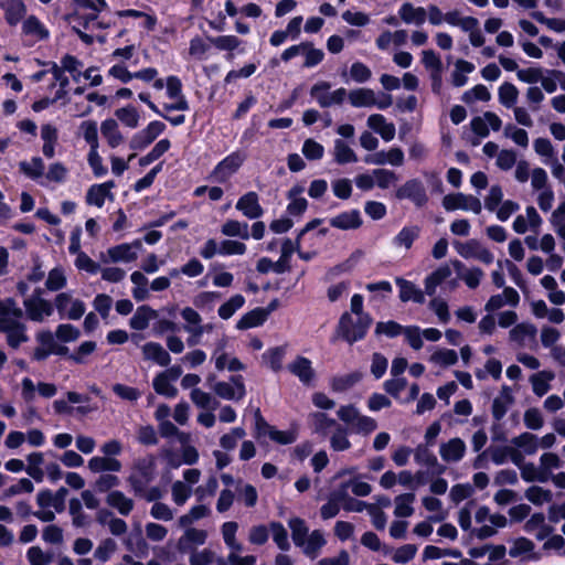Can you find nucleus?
Segmentation results:
<instances>
[{
  "instance_id": "obj_16",
  "label": "nucleus",
  "mask_w": 565,
  "mask_h": 565,
  "mask_svg": "<svg viewBox=\"0 0 565 565\" xmlns=\"http://www.w3.org/2000/svg\"><path fill=\"white\" fill-rule=\"evenodd\" d=\"M455 247L458 254L466 259L476 258L487 265L491 264L494 259L493 254L488 248L482 247L476 239L457 243Z\"/></svg>"
},
{
  "instance_id": "obj_22",
  "label": "nucleus",
  "mask_w": 565,
  "mask_h": 565,
  "mask_svg": "<svg viewBox=\"0 0 565 565\" xmlns=\"http://www.w3.org/2000/svg\"><path fill=\"white\" fill-rule=\"evenodd\" d=\"M67 493L68 490L64 487H61L56 492L49 489L41 490L36 495V503L41 509L53 508L56 512H62Z\"/></svg>"
},
{
  "instance_id": "obj_41",
  "label": "nucleus",
  "mask_w": 565,
  "mask_h": 565,
  "mask_svg": "<svg viewBox=\"0 0 565 565\" xmlns=\"http://www.w3.org/2000/svg\"><path fill=\"white\" fill-rule=\"evenodd\" d=\"M221 233L226 237H237L243 241L249 239V225L237 220H226L221 226Z\"/></svg>"
},
{
  "instance_id": "obj_24",
  "label": "nucleus",
  "mask_w": 565,
  "mask_h": 565,
  "mask_svg": "<svg viewBox=\"0 0 565 565\" xmlns=\"http://www.w3.org/2000/svg\"><path fill=\"white\" fill-rule=\"evenodd\" d=\"M430 446L425 444H419L414 449V459L416 463L420 466L427 467L435 475H441L445 472L446 467L438 462L437 457L429 449Z\"/></svg>"
},
{
  "instance_id": "obj_36",
  "label": "nucleus",
  "mask_w": 565,
  "mask_h": 565,
  "mask_svg": "<svg viewBox=\"0 0 565 565\" xmlns=\"http://www.w3.org/2000/svg\"><path fill=\"white\" fill-rule=\"evenodd\" d=\"M327 544V540L321 530H313L305 540V544L299 547L302 550L303 554L310 558H316L322 547Z\"/></svg>"
},
{
  "instance_id": "obj_51",
  "label": "nucleus",
  "mask_w": 565,
  "mask_h": 565,
  "mask_svg": "<svg viewBox=\"0 0 565 565\" xmlns=\"http://www.w3.org/2000/svg\"><path fill=\"white\" fill-rule=\"evenodd\" d=\"M115 116L125 127L135 129L139 126L140 114L137 108L131 105L116 109Z\"/></svg>"
},
{
  "instance_id": "obj_26",
  "label": "nucleus",
  "mask_w": 565,
  "mask_h": 565,
  "mask_svg": "<svg viewBox=\"0 0 565 565\" xmlns=\"http://www.w3.org/2000/svg\"><path fill=\"white\" fill-rule=\"evenodd\" d=\"M143 359L160 366H169L171 356L169 352L158 342H147L141 347Z\"/></svg>"
},
{
  "instance_id": "obj_56",
  "label": "nucleus",
  "mask_w": 565,
  "mask_h": 565,
  "mask_svg": "<svg viewBox=\"0 0 565 565\" xmlns=\"http://www.w3.org/2000/svg\"><path fill=\"white\" fill-rule=\"evenodd\" d=\"M190 398L196 407L202 409L213 411L218 406V402L210 393L200 388H193Z\"/></svg>"
},
{
  "instance_id": "obj_33",
  "label": "nucleus",
  "mask_w": 565,
  "mask_h": 565,
  "mask_svg": "<svg viewBox=\"0 0 565 565\" xmlns=\"http://www.w3.org/2000/svg\"><path fill=\"white\" fill-rule=\"evenodd\" d=\"M4 19L11 26L17 25L25 15L26 8L22 0H1Z\"/></svg>"
},
{
  "instance_id": "obj_31",
  "label": "nucleus",
  "mask_w": 565,
  "mask_h": 565,
  "mask_svg": "<svg viewBox=\"0 0 565 565\" xmlns=\"http://www.w3.org/2000/svg\"><path fill=\"white\" fill-rule=\"evenodd\" d=\"M115 186L114 181H107L100 184H93L86 193V203L97 207H103L107 196L113 198L110 190Z\"/></svg>"
},
{
  "instance_id": "obj_9",
  "label": "nucleus",
  "mask_w": 565,
  "mask_h": 565,
  "mask_svg": "<svg viewBox=\"0 0 565 565\" xmlns=\"http://www.w3.org/2000/svg\"><path fill=\"white\" fill-rule=\"evenodd\" d=\"M213 392L226 401H241L246 395L242 375H232L230 382L218 381L211 385Z\"/></svg>"
},
{
  "instance_id": "obj_11",
  "label": "nucleus",
  "mask_w": 565,
  "mask_h": 565,
  "mask_svg": "<svg viewBox=\"0 0 565 565\" xmlns=\"http://www.w3.org/2000/svg\"><path fill=\"white\" fill-rule=\"evenodd\" d=\"M166 124L160 120L150 121L143 129L136 132L130 141L129 147L132 150H143L150 146L164 130Z\"/></svg>"
},
{
  "instance_id": "obj_28",
  "label": "nucleus",
  "mask_w": 565,
  "mask_h": 565,
  "mask_svg": "<svg viewBox=\"0 0 565 565\" xmlns=\"http://www.w3.org/2000/svg\"><path fill=\"white\" fill-rule=\"evenodd\" d=\"M329 223L332 227L343 231L356 230L362 225L361 213L359 210L345 211L330 218Z\"/></svg>"
},
{
  "instance_id": "obj_18",
  "label": "nucleus",
  "mask_w": 565,
  "mask_h": 565,
  "mask_svg": "<svg viewBox=\"0 0 565 565\" xmlns=\"http://www.w3.org/2000/svg\"><path fill=\"white\" fill-rule=\"evenodd\" d=\"M404 152L398 147H393L387 151L381 150L374 153L367 154L364 158V162L374 166L391 164L393 167H401L404 164Z\"/></svg>"
},
{
  "instance_id": "obj_37",
  "label": "nucleus",
  "mask_w": 565,
  "mask_h": 565,
  "mask_svg": "<svg viewBox=\"0 0 565 565\" xmlns=\"http://www.w3.org/2000/svg\"><path fill=\"white\" fill-rule=\"evenodd\" d=\"M555 379V373L548 370L539 371L530 376L533 393L542 397L551 390V382Z\"/></svg>"
},
{
  "instance_id": "obj_58",
  "label": "nucleus",
  "mask_w": 565,
  "mask_h": 565,
  "mask_svg": "<svg viewBox=\"0 0 565 565\" xmlns=\"http://www.w3.org/2000/svg\"><path fill=\"white\" fill-rule=\"evenodd\" d=\"M266 319V315L263 309H254L245 313L236 323V328L239 330L250 329L262 326Z\"/></svg>"
},
{
  "instance_id": "obj_47",
  "label": "nucleus",
  "mask_w": 565,
  "mask_h": 565,
  "mask_svg": "<svg viewBox=\"0 0 565 565\" xmlns=\"http://www.w3.org/2000/svg\"><path fill=\"white\" fill-rule=\"evenodd\" d=\"M130 280L134 284L131 290L132 297L137 301H143L149 297L148 278L141 271H134L130 275Z\"/></svg>"
},
{
  "instance_id": "obj_53",
  "label": "nucleus",
  "mask_w": 565,
  "mask_h": 565,
  "mask_svg": "<svg viewBox=\"0 0 565 565\" xmlns=\"http://www.w3.org/2000/svg\"><path fill=\"white\" fill-rule=\"evenodd\" d=\"M207 539V532L204 530L189 527L185 530L184 534L180 537L179 544L182 548L192 546V545H203Z\"/></svg>"
},
{
  "instance_id": "obj_15",
  "label": "nucleus",
  "mask_w": 565,
  "mask_h": 565,
  "mask_svg": "<svg viewBox=\"0 0 565 565\" xmlns=\"http://www.w3.org/2000/svg\"><path fill=\"white\" fill-rule=\"evenodd\" d=\"M501 126L502 120L492 111H486L482 116H476L470 121L473 135H477L479 138H487L490 134V128L493 131H499Z\"/></svg>"
},
{
  "instance_id": "obj_14",
  "label": "nucleus",
  "mask_w": 565,
  "mask_h": 565,
  "mask_svg": "<svg viewBox=\"0 0 565 565\" xmlns=\"http://www.w3.org/2000/svg\"><path fill=\"white\" fill-rule=\"evenodd\" d=\"M22 35L25 38L26 45L31 46L38 42L49 40L50 31L38 17L29 15L22 22Z\"/></svg>"
},
{
  "instance_id": "obj_40",
  "label": "nucleus",
  "mask_w": 565,
  "mask_h": 565,
  "mask_svg": "<svg viewBox=\"0 0 565 565\" xmlns=\"http://www.w3.org/2000/svg\"><path fill=\"white\" fill-rule=\"evenodd\" d=\"M100 132L110 148H117L124 141V136L119 130L118 124L113 118L105 119L102 122Z\"/></svg>"
},
{
  "instance_id": "obj_48",
  "label": "nucleus",
  "mask_w": 565,
  "mask_h": 565,
  "mask_svg": "<svg viewBox=\"0 0 565 565\" xmlns=\"http://www.w3.org/2000/svg\"><path fill=\"white\" fill-rule=\"evenodd\" d=\"M512 444L530 456L534 455L539 449V437L531 433H522L512 439Z\"/></svg>"
},
{
  "instance_id": "obj_44",
  "label": "nucleus",
  "mask_w": 565,
  "mask_h": 565,
  "mask_svg": "<svg viewBox=\"0 0 565 565\" xmlns=\"http://www.w3.org/2000/svg\"><path fill=\"white\" fill-rule=\"evenodd\" d=\"M28 466L25 472L36 482H42L44 479V470L42 465L44 462V456L42 452H31L26 457Z\"/></svg>"
},
{
  "instance_id": "obj_10",
  "label": "nucleus",
  "mask_w": 565,
  "mask_h": 565,
  "mask_svg": "<svg viewBox=\"0 0 565 565\" xmlns=\"http://www.w3.org/2000/svg\"><path fill=\"white\" fill-rule=\"evenodd\" d=\"M443 206L446 211L462 210L475 214H480L482 211L481 201L477 196L461 192L445 195Z\"/></svg>"
},
{
  "instance_id": "obj_13",
  "label": "nucleus",
  "mask_w": 565,
  "mask_h": 565,
  "mask_svg": "<svg viewBox=\"0 0 565 565\" xmlns=\"http://www.w3.org/2000/svg\"><path fill=\"white\" fill-rule=\"evenodd\" d=\"M79 7L92 10L93 12L78 18L83 20V28L85 30H99L107 28L102 21L98 20V13L107 8L106 0H74Z\"/></svg>"
},
{
  "instance_id": "obj_54",
  "label": "nucleus",
  "mask_w": 565,
  "mask_h": 565,
  "mask_svg": "<svg viewBox=\"0 0 565 565\" xmlns=\"http://www.w3.org/2000/svg\"><path fill=\"white\" fill-rule=\"evenodd\" d=\"M152 387L154 392L168 398H174L178 395V388L173 385L172 381L158 373L152 380Z\"/></svg>"
},
{
  "instance_id": "obj_55",
  "label": "nucleus",
  "mask_w": 565,
  "mask_h": 565,
  "mask_svg": "<svg viewBox=\"0 0 565 565\" xmlns=\"http://www.w3.org/2000/svg\"><path fill=\"white\" fill-rule=\"evenodd\" d=\"M525 498L534 505H543L553 500V492L540 486H532L526 489Z\"/></svg>"
},
{
  "instance_id": "obj_6",
  "label": "nucleus",
  "mask_w": 565,
  "mask_h": 565,
  "mask_svg": "<svg viewBox=\"0 0 565 565\" xmlns=\"http://www.w3.org/2000/svg\"><path fill=\"white\" fill-rule=\"evenodd\" d=\"M54 306L61 319L79 320L86 311L85 302L74 298L70 291L57 294Z\"/></svg>"
},
{
  "instance_id": "obj_20",
  "label": "nucleus",
  "mask_w": 565,
  "mask_h": 565,
  "mask_svg": "<svg viewBox=\"0 0 565 565\" xmlns=\"http://www.w3.org/2000/svg\"><path fill=\"white\" fill-rule=\"evenodd\" d=\"M22 398L26 403H31L35 398V391L45 398H51L57 393V387L52 383L40 382L36 386L30 377H24L21 382Z\"/></svg>"
},
{
  "instance_id": "obj_61",
  "label": "nucleus",
  "mask_w": 565,
  "mask_h": 565,
  "mask_svg": "<svg viewBox=\"0 0 565 565\" xmlns=\"http://www.w3.org/2000/svg\"><path fill=\"white\" fill-rule=\"evenodd\" d=\"M221 298L217 291H202L193 298L195 308L210 312L214 309L215 302Z\"/></svg>"
},
{
  "instance_id": "obj_32",
  "label": "nucleus",
  "mask_w": 565,
  "mask_h": 565,
  "mask_svg": "<svg viewBox=\"0 0 565 565\" xmlns=\"http://www.w3.org/2000/svg\"><path fill=\"white\" fill-rule=\"evenodd\" d=\"M88 469L94 473L120 472V460L113 457L94 456L88 460Z\"/></svg>"
},
{
  "instance_id": "obj_60",
  "label": "nucleus",
  "mask_w": 565,
  "mask_h": 565,
  "mask_svg": "<svg viewBox=\"0 0 565 565\" xmlns=\"http://www.w3.org/2000/svg\"><path fill=\"white\" fill-rule=\"evenodd\" d=\"M245 303L244 296L237 294L232 296L226 302H224L217 310L221 319L227 320L234 316Z\"/></svg>"
},
{
  "instance_id": "obj_59",
  "label": "nucleus",
  "mask_w": 565,
  "mask_h": 565,
  "mask_svg": "<svg viewBox=\"0 0 565 565\" xmlns=\"http://www.w3.org/2000/svg\"><path fill=\"white\" fill-rule=\"evenodd\" d=\"M524 529L527 533H536L539 540L545 539L548 534V527L545 524L543 513H534L525 523Z\"/></svg>"
},
{
  "instance_id": "obj_19",
  "label": "nucleus",
  "mask_w": 565,
  "mask_h": 565,
  "mask_svg": "<svg viewBox=\"0 0 565 565\" xmlns=\"http://www.w3.org/2000/svg\"><path fill=\"white\" fill-rule=\"evenodd\" d=\"M537 329L533 323L521 322L515 324L509 333L510 341L520 348H532L536 340Z\"/></svg>"
},
{
  "instance_id": "obj_21",
  "label": "nucleus",
  "mask_w": 565,
  "mask_h": 565,
  "mask_svg": "<svg viewBox=\"0 0 565 565\" xmlns=\"http://www.w3.org/2000/svg\"><path fill=\"white\" fill-rule=\"evenodd\" d=\"M236 210L249 220H257L263 216L264 209L259 203V196L256 192L249 191L243 194L236 202Z\"/></svg>"
},
{
  "instance_id": "obj_63",
  "label": "nucleus",
  "mask_w": 565,
  "mask_h": 565,
  "mask_svg": "<svg viewBox=\"0 0 565 565\" xmlns=\"http://www.w3.org/2000/svg\"><path fill=\"white\" fill-rule=\"evenodd\" d=\"M210 513H211V510L206 505H204V504L194 505L190 509V511L186 514H183L179 518V520H178L179 526L188 527L193 522L207 516Z\"/></svg>"
},
{
  "instance_id": "obj_64",
  "label": "nucleus",
  "mask_w": 565,
  "mask_h": 565,
  "mask_svg": "<svg viewBox=\"0 0 565 565\" xmlns=\"http://www.w3.org/2000/svg\"><path fill=\"white\" fill-rule=\"evenodd\" d=\"M373 177L374 185L379 186L382 190L388 189L390 186L394 185L398 180L394 171L384 168L374 169Z\"/></svg>"
},
{
  "instance_id": "obj_57",
  "label": "nucleus",
  "mask_w": 565,
  "mask_h": 565,
  "mask_svg": "<svg viewBox=\"0 0 565 565\" xmlns=\"http://www.w3.org/2000/svg\"><path fill=\"white\" fill-rule=\"evenodd\" d=\"M286 354L285 347L270 348L263 354V361L274 371L278 372L282 367V360Z\"/></svg>"
},
{
  "instance_id": "obj_30",
  "label": "nucleus",
  "mask_w": 565,
  "mask_h": 565,
  "mask_svg": "<svg viewBox=\"0 0 565 565\" xmlns=\"http://www.w3.org/2000/svg\"><path fill=\"white\" fill-rule=\"evenodd\" d=\"M367 126L370 129L379 134L385 141H391L395 137V125L393 122H388L381 114H373L369 116Z\"/></svg>"
},
{
  "instance_id": "obj_39",
  "label": "nucleus",
  "mask_w": 565,
  "mask_h": 565,
  "mask_svg": "<svg viewBox=\"0 0 565 565\" xmlns=\"http://www.w3.org/2000/svg\"><path fill=\"white\" fill-rule=\"evenodd\" d=\"M157 318V311L147 305L137 308L130 318L129 326L131 329L142 331L148 328L149 322Z\"/></svg>"
},
{
  "instance_id": "obj_3",
  "label": "nucleus",
  "mask_w": 565,
  "mask_h": 565,
  "mask_svg": "<svg viewBox=\"0 0 565 565\" xmlns=\"http://www.w3.org/2000/svg\"><path fill=\"white\" fill-rule=\"evenodd\" d=\"M247 246L239 241L209 238L200 248L199 254L204 259H212L215 256L244 255Z\"/></svg>"
},
{
  "instance_id": "obj_45",
  "label": "nucleus",
  "mask_w": 565,
  "mask_h": 565,
  "mask_svg": "<svg viewBox=\"0 0 565 565\" xmlns=\"http://www.w3.org/2000/svg\"><path fill=\"white\" fill-rule=\"evenodd\" d=\"M419 234V226H404L393 238V244L397 247H405L406 249H409L413 243L418 238Z\"/></svg>"
},
{
  "instance_id": "obj_25",
  "label": "nucleus",
  "mask_w": 565,
  "mask_h": 565,
  "mask_svg": "<svg viewBox=\"0 0 565 565\" xmlns=\"http://www.w3.org/2000/svg\"><path fill=\"white\" fill-rule=\"evenodd\" d=\"M288 370L303 385H310L316 375L311 361L305 356H297L295 361L288 364Z\"/></svg>"
},
{
  "instance_id": "obj_42",
  "label": "nucleus",
  "mask_w": 565,
  "mask_h": 565,
  "mask_svg": "<svg viewBox=\"0 0 565 565\" xmlns=\"http://www.w3.org/2000/svg\"><path fill=\"white\" fill-rule=\"evenodd\" d=\"M299 248V241L296 244L287 238L282 242L281 254L276 263V274H284L290 269V258L296 249Z\"/></svg>"
},
{
  "instance_id": "obj_1",
  "label": "nucleus",
  "mask_w": 565,
  "mask_h": 565,
  "mask_svg": "<svg viewBox=\"0 0 565 565\" xmlns=\"http://www.w3.org/2000/svg\"><path fill=\"white\" fill-rule=\"evenodd\" d=\"M371 323L372 318L370 315H360V318L353 319L349 312H344L340 317L337 332L349 344H353L364 339Z\"/></svg>"
},
{
  "instance_id": "obj_62",
  "label": "nucleus",
  "mask_w": 565,
  "mask_h": 565,
  "mask_svg": "<svg viewBox=\"0 0 565 565\" xmlns=\"http://www.w3.org/2000/svg\"><path fill=\"white\" fill-rule=\"evenodd\" d=\"M499 102L507 108H513L518 102L519 90L512 83H503L499 87Z\"/></svg>"
},
{
  "instance_id": "obj_50",
  "label": "nucleus",
  "mask_w": 565,
  "mask_h": 565,
  "mask_svg": "<svg viewBox=\"0 0 565 565\" xmlns=\"http://www.w3.org/2000/svg\"><path fill=\"white\" fill-rule=\"evenodd\" d=\"M475 71V65L466 60H458L455 63V70L451 74V83L455 87H462L467 84L468 78L466 74Z\"/></svg>"
},
{
  "instance_id": "obj_2",
  "label": "nucleus",
  "mask_w": 565,
  "mask_h": 565,
  "mask_svg": "<svg viewBox=\"0 0 565 565\" xmlns=\"http://www.w3.org/2000/svg\"><path fill=\"white\" fill-rule=\"evenodd\" d=\"M25 317L32 322H44L54 312V303L43 298V289L38 287L23 299Z\"/></svg>"
},
{
  "instance_id": "obj_34",
  "label": "nucleus",
  "mask_w": 565,
  "mask_h": 565,
  "mask_svg": "<svg viewBox=\"0 0 565 565\" xmlns=\"http://www.w3.org/2000/svg\"><path fill=\"white\" fill-rule=\"evenodd\" d=\"M106 503L124 516L129 515L135 507L134 500L119 490L109 491L106 497Z\"/></svg>"
},
{
  "instance_id": "obj_29",
  "label": "nucleus",
  "mask_w": 565,
  "mask_h": 565,
  "mask_svg": "<svg viewBox=\"0 0 565 565\" xmlns=\"http://www.w3.org/2000/svg\"><path fill=\"white\" fill-rule=\"evenodd\" d=\"M398 17L406 24L422 25L427 19V11L423 7H415L411 2L403 3L398 9Z\"/></svg>"
},
{
  "instance_id": "obj_35",
  "label": "nucleus",
  "mask_w": 565,
  "mask_h": 565,
  "mask_svg": "<svg viewBox=\"0 0 565 565\" xmlns=\"http://www.w3.org/2000/svg\"><path fill=\"white\" fill-rule=\"evenodd\" d=\"M451 274L452 271L449 265H440L425 278V294L428 296H434L436 294L437 287L445 282L451 276Z\"/></svg>"
},
{
  "instance_id": "obj_4",
  "label": "nucleus",
  "mask_w": 565,
  "mask_h": 565,
  "mask_svg": "<svg viewBox=\"0 0 565 565\" xmlns=\"http://www.w3.org/2000/svg\"><path fill=\"white\" fill-rule=\"evenodd\" d=\"M337 415L343 423L350 425L351 430L356 434L369 435L377 427L374 418L361 415L353 405L341 406Z\"/></svg>"
},
{
  "instance_id": "obj_23",
  "label": "nucleus",
  "mask_w": 565,
  "mask_h": 565,
  "mask_svg": "<svg viewBox=\"0 0 565 565\" xmlns=\"http://www.w3.org/2000/svg\"><path fill=\"white\" fill-rule=\"evenodd\" d=\"M141 247L139 239L132 243H122L107 249L109 260L113 263H130L137 259V249Z\"/></svg>"
},
{
  "instance_id": "obj_27",
  "label": "nucleus",
  "mask_w": 565,
  "mask_h": 565,
  "mask_svg": "<svg viewBox=\"0 0 565 565\" xmlns=\"http://www.w3.org/2000/svg\"><path fill=\"white\" fill-rule=\"evenodd\" d=\"M395 284L399 288L401 301H413L419 305L425 302V292L420 290L414 282L402 277H396Z\"/></svg>"
},
{
  "instance_id": "obj_38",
  "label": "nucleus",
  "mask_w": 565,
  "mask_h": 565,
  "mask_svg": "<svg viewBox=\"0 0 565 565\" xmlns=\"http://www.w3.org/2000/svg\"><path fill=\"white\" fill-rule=\"evenodd\" d=\"M20 171L31 180L38 181L41 185H45L44 179V161L40 157H33L30 161H21L19 163Z\"/></svg>"
},
{
  "instance_id": "obj_7",
  "label": "nucleus",
  "mask_w": 565,
  "mask_h": 565,
  "mask_svg": "<svg viewBox=\"0 0 565 565\" xmlns=\"http://www.w3.org/2000/svg\"><path fill=\"white\" fill-rule=\"evenodd\" d=\"M156 461L152 456L138 459L134 463L129 482L136 492L142 490L154 478Z\"/></svg>"
},
{
  "instance_id": "obj_5",
  "label": "nucleus",
  "mask_w": 565,
  "mask_h": 565,
  "mask_svg": "<svg viewBox=\"0 0 565 565\" xmlns=\"http://www.w3.org/2000/svg\"><path fill=\"white\" fill-rule=\"evenodd\" d=\"M247 156L242 150H235L223 158L212 170L210 178L217 183L227 182L246 161Z\"/></svg>"
},
{
  "instance_id": "obj_46",
  "label": "nucleus",
  "mask_w": 565,
  "mask_h": 565,
  "mask_svg": "<svg viewBox=\"0 0 565 565\" xmlns=\"http://www.w3.org/2000/svg\"><path fill=\"white\" fill-rule=\"evenodd\" d=\"M348 96L353 107H372L375 103V93L370 88L353 89Z\"/></svg>"
},
{
  "instance_id": "obj_8",
  "label": "nucleus",
  "mask_w": 565,
  "mask_h": 565,
  "mask_svg": "<svg viewBox=\"0 0 565 565\" xmlns=\"http://www.w3.org/2000/svg\"><path fill=\"white\" fill-rule=\"evenodd\" d=\"M330 87V83L319 82L310 89L311 97L315 98L322 108L342 104L348 95L347 89L343 87L329 92Z\"/></svg>"
},
{
  "instance_id": "obj_52",
  "label": "nucleus",
  "mask_w": 565,
  "mask_h": 565,
  "mask_svg": "<svg viewBox=\"0 0 565 565\" xmlns=\"http://www.w3.org/2000/svg\"><path fill=\"white\" fill-rule=\"evenodd\" d=\"M414 493H404L399 494L395 498L394 504L395 510L394 514L397 518H408L414 513L413 503L415 501Z\"/></svg>"
},
{
  "instance_id": "obj_43",
  "label": "nucleus",
  "mask_w": 565,
  "mask_h": 565,
  "mask_svg": "<svg viewBox=\"0 0 565 565\" xmlns=\"http://www.w3.org/2000/svg\"><path fill=\"white\" fill-rule=\"evenodd\" d=\"M333 158L339 164L355 163L358 157L353 149L342 139L334 140Z\"/></svg>"
},
{
  "instance_id": "obj_49",
  "label": "nucleus",
  "mask_w": 565,
  "mask_h": 565,
  "mask_svg": "<svg viewBox=\"0 0 565 565\" xmlns=\"http://www.w3.org/2000/svg\"><path fill=\"white\" fill-rule=\"evenodd\" d=\"M288 526L291 531V539L294 544L299 547L305 544V540L309 534V527L306 521L301 518L295 516L288 521Z\"/></svg>"
},
{
  "instance_id": "obj_12",
  "label": "nucleus",
  "mask_w": 565,
  "mask_h": 565,
  "mask_svg": "<svg viewBox=\"0 0 565 565\" xmlns=\"http://www.w3.org/2000/svg\"><path fill=\"white\" fill-rule=\"evenodd\" d=\"M395 196L398 200H409L417 207L424 206L428 201L426 189L419 179L406 181L396 190Z\"/></svg>"
},
{
  "instance_id": "obj_17",
  "label": "nucleus",
  "mask_w": 565,
  "mask_h": 565,
  "mask_svg": "<svg viewBox=\"0 0 565 565\" xmlns=\"http://www.w3.org/2000/svg\"><path fill=\"white\" fill-rule=\"evenodd\" d=\"M467 452L466 443L459 438L454 437L439 445V456L446 463H457L463 459Z\"/></svg>"
}]
</instances>
